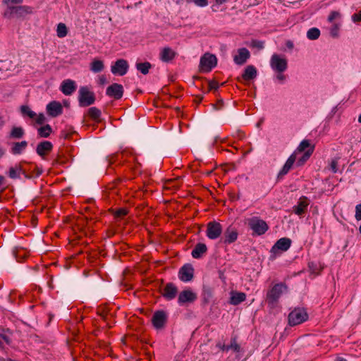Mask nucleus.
<instances>
[{"label": "nucleus", "mask_w": 361, "mask_h": 361, "mask_svg": "<svg viewBox=\"0 0 361 361\" xmlns=\"http://www.w3.org/2000/svg\"><path fill=\"white\" fill-rule=\"evenodd\" d=\"M32 13V8L27 6H8L4 13V16L7 18H23L27 14Z\"/></svg>", "instance_id": "obj_1"}, {"label": "nucleus", "mask_w": 361, "mask_h": 361, "mask_svg": "<svg viewBox=\"0 0 361 361\" xmlns=\"http://www.w3.org/2000/svg\"><path fill=\"white\" fill-rule=\"evenodd\" d=\"M247 226L252 231L253 235H262L269 229L267 222L257 216L248 219Z\"/></svg>", "instance_id": "obj_2"}, {"label": "nucleus", "mask_w": 361, "mask_h": 361, "mask_svg": "<svg viewBox=\"0 0 361 361\" xmlns=\"http://www.w3.org/2000/svg\"><path fill=\"white\" fill-rule=\"evenodd\" d=\"M287 286L284 283H279L275 284L272 288L267 293L266 300L269 305H274L281 297L283 290H286Z\"/></svg>", "instance_id": "obj_3"}, {"label": "nucleus", "mask_w": 361, "mask_h": 361, "mask_svg": "<svg viewBox=\"0 0 361 361\" xmlns=\"http://www.w3.org/2000/svg\"><path fill=\"white\" fill-rule=\"evenodd\" d=\"M95 94L89 90L86 86L81 87L78 92V102L80 106L86 107L93 104L95 102Z\"/></svg>", "instance_id": "obj_4"}, {"label": "nucleus", "mask_w": 361, "mask_h": 361, "mask_svg": "<svg viewBox=\"0 0 361 361\" xmlns=\"http://www.w3.org/2000/svg\"><path fill=\"white\" fill-rule=\"evenodd\" d=\"M308 319V314L304 308H295L288 315V324L290 326H296L305 322Z\"/></svg>", "instance_id": "obj_5"}, {"label": "nucleus", "mask_w": 361, "mask_h": 361, "mask_svg": "<svg viewBox=\"0 0 361 361\" xmlns=\"http://www.w3.org/2000/svg\"><path fill=\"white\" fill-rule=\"evenodd\" d=\"M216 63L217 59L215 55L205 54L200 59V68L202 71L208 73L216 66Z\"/></svg>", "instance_id": "obj_6"}, {"label": "nucleus", "mask_w": 361, "mask_h": 361, "mask_svg": "<svg viewBox=\"0 0 361 361\" xmlns=\"http://www.w3.org/2000/svg\"><path fill=\"white\" fill-rule=\"evenodd\" d=\"M270 66L274 71L283 73L287 69L288 63L286 59L281 58L277 54H274L270 60Z\"/></svg>", "instance_id": "obj_7"}, {"label": "nucleus", "mask_w": 361, "mask_h": 361, "mask_svg": "<svg viewBox=\"0 0 361 361\" xmlns=\"http://www.w3.org/2000/svg\"><path fill=\"white\" fill-rule=\"evenodd\" d=\"M207 236L211 240L217 239L222 233V226L215 221L207 224Z\"/></svg>", "instance_id": "obj_8"}, {"label": "nucleus", "mask_w": 361, "mask_h": 361, "mask_svg": "<svg viewBox=\"0 0 361 361\" xmlns=\"http://www.w3.org/2000/svg\"><path fill=\"white\" fill-rule=\"evenodd\" d=\"M194 268L191 264H184L178 271V278L181 281L189 282L194 278Z\"/></svg>", "instance_id": "obj_9"}, {"label": "nucleus", "mask_w": 361, "mask_h": 361, "mask_svg": "<svg viewBox=\"0 0 361 361\" xmlns=\"http://www.w3.org/2000/svg\"><path fill=\"white\" fill-rule=\"evenodd\" d=\"M129 66L128 61L125 59H121L116 61L114 65L111 67V71L114 75L123 76L128 72Z\"/></svg>", "instance_id": "obj_10"}, {"label": "nucleus", "mask_w": 361, "mask_h": 361, "mask_svg": "<svg viewBox=\"0 0 361 361\" xmlns=\"http://www.w3.org/2000/svg\"><path fill=\"white\" fill-rule=\"evenodd\" d=\"M167 316L164 310L156 311L152 318L154 327L157 329H163L166 323Z\"/></svg>", "instance_id": "obj_11"}, {"label": "nucleus", "mask_w": 361, "mask_h": 361, "mask_svg": "<svg viewBox=\"0 0 361 361\" xmlns=\"http://www.w3.org/2000/svg\"><path fill=\"white\" fill-rule=\"evenodd\" d=\"M106 95L116 100L120 99L123 95V87L118 83H113L106 88Z\"/></svg>", "instance_id": "obj_12"}, {"label": "nucleus", "mask_w": 361, "mask_h": 361, "mask_svg": "<svg viewBox=\"0 0 361 361\" xmlns=\"http://www.w3.org/2000/svg\"><path fill=\"white\" fill-rule=\"evenodd\" d=\"M197 298L195 293L192 292L190 289L184 290L179 293L178 298V302L180 305L185 303H192L195 302Z\"/></svg>", "instance_id": "obj_13"}, {"label": "nucleus", "mask_w": 361, "mask_h": 361, "mask_svg": "<svg viewBox=\"0 0 361 361\" xmlns=\"http://www.w3.org/2000/svg\"><path fill=\"white\" fill-rule=\"evenodd\" d=\"M291 245V240L288 238H281L278 240L271 249V252L276 253L278 250L287 251Z\"/></svg>", "instance_id": "obj_14"}, {"label": "nucleus", "mask_w": 361, "mask_h": 361, "mask_svg": "<svg viewBox=\"0 0 361 361\" xmlns=\"http://www.w3.org/2000/svg\"><path fill=\"white\" fill-rule=\"evenodd\" d=\"M52 149V143L49 141L44 140L37 145L36 152L42 159H45L46 156L51 152Z\"/></svg>", "instance_id": "obj_15"}, {"label": "nucleus", "mask_w": 361, "mask_h": 361, "mask_svg": "<svg viewBox=\"0 0 361 361\" xmlns=\"http://www.w3.org/2000/svg\"><path fill=\"white\" fill-rule=\"evenodd\" d=\"M238 236L237 229L232 226H229L224 233L223 243L226 245L233 243L237 240Z\"/></svg>", "instance_id": "obj_16"}, {"label": "nucleus", "mask_w": 361, "mask_h": 361, "mask_svg": "<svg viewBox=\"0 0 361 361\" xmlns=\"http://www.w3.org/2000/svg\"><path fill=\"white\" fill-rule=\"evenodd\" d=\"M178 293V288L173 283H168L161 291L162 296L168 300L174 299Z\"/></svg>", "instance_id": "obj_17"}, {"label": "nucleus", "mask_w": 361, "mask_h": 361, "mask_svg": "<svg viewBox=\"0 0 361 361\" xmlns=\"http://www.w3.org/2000/svg\"><path fill=\"white\" fill-rule=\"evenodd\" d=\"M296 161V152L293 153L287 159L283 168L279 172L277 179L281 180L286 175L293 167V164Z\"/></svg>", "instance_id": "obj_18"}, {"label": "nucleus", "mask_w": 361, "mask_h": 361, "mask_svg": "<svg viewBox=\"0 0 361 361\" xmlns=\"http://www.w3.org/2000/svg\"><path fill=\"white\" fill-rule=\"evenodd\" d=\"M310 204V200L306 196H302L297 204L293 207V212L299 216L304 214Z\"/></svg>", "instance_id": "obj_19"}, {"label": "nucleus", "mask_w": 361, "mask_h": 361, "mask_svg": "<svg viewBox=\"0 0 361 361\" xmlns=\"http://www.w3.org/2000/svg\"><path fill=\"white\" fill-rule=\"evenodd\" d=\"M47 112L51 117H56L63 113V107L60 102L53 101L47 106Z\"/></svg>", "instance_id": "obj_20"}, {"label": "nucleus", "mask_w": 361, "mask_h": 361, "mask_svg": "<svg viewBox=\"0 0 361 361\" xmlns=\"http://www.w3.org/2000/svg\"><path fill=\"white\" fill-rule=\"evenodd\" d=\"M250 57V51L246 48H240L238 50V54L234 56L233 61L238 65H243Z\"/></svg>", "instance_id": "obj_21"}, {"label": "nucleus", "mask_w": 361, "mask_h": 361, "mask_svg": "<svg viewBox=\"0 0 361 361\" xmlns=\"http://www.w3.org/2000/svg\"><path fill=\"white\" fill-rule=\"evenodd\" d=\"M76 90L75 82L70 79L65 80L61 85V91L65 95H71Z\"/></svg>", "instance_id": "obj_22"}, {"label": "nucleus", "mask_w": 361, "mask_h": 361, "mask_svg": "<svg viewBox=\"0 0 361 361\" xmlns=\"http://www.w3.org/2000/svg\"><path fill=\"white\" fill-rule=\"evenodd\" d=\"M207 247L204 243H198L192 250L191 255L195 259H200L207 253Z\"/></svg>", "instance_id": "obj_23"}, {"label": "nucleus", "mask_w": 361, "mask_h": 361, "mask_svg": "<svg viewBox=\"0 0 361 361\" xmlns=\"http://www.w3.org/2000/svg\"><path fill=\"white\" fill-rule=\"evenodd\" d=\"M176 55V53L169 47H164L160 53V59L164 62L172 61Z\"/></svg>", "instance_id": "obj_24"}, {"label": "nucleus", "mask_w": 361, "mask_h": 361, "mask_svg": "<svg viewBox=\"0 0 361 361\" xmlns=\"http://www.w3.org/2000/svg\"><path fill=\"white\" fill-rule=\"evenodd\" d=\"M257 76V69L252 65L247 66L242 75V78L245 81L253 80Z\"/></svg>", "instance_id": "obj_25"}, {"label": "nucleus", "mask_w": 361, "mask_h": 361, "mask_svg": "<svg viewBox=\"0 0 361 361\" xmlns=\"http://www.w3.org/2000/svg\"><path fill=\"white\" fill-rule=\"evenodd\" d=\"M213 288L207 284H204L202 286V302L204 304H207L210 302L211 299L213 297Z\"/></svg>", "instance_id": "obj_26"}, {"label": "nucleus", "mask_w": 361, "mask_h": 361, "mask_svg": "<svg viewBox=\"0 0 361 361\" xmlns=\"http://www.w3.org/2000/svg\"><path fill=\"white\" fill-rule=\"evenodd\" d=\"M27 146V142L25 140L14 142L11 149V152L15 155L20 154L25 149Z\"/></svg>", "instance_id": "obj_27"}, {"label": "nucleus", "mask_w": 361, "mask_h": 361, "mask_svg": "<svg viewBox=\"0 0 361 361\" xmlns=\"http://www.w3.org/2000/svg\"><path fill=\"white\" fill-rule=\"evenodd\" d=\"M246 299V295L241 292L232 293L230 298V303L233 305H238Z\"/></svg>", "instance_id": "obj_28"}, {"label": "nucleus", "mask_w": 361, "mask_h": 361, "mask_svg": "<svg viewBox=\"0 0 361 361\" xmlns=\"http://www.w3.org/2000/svg\"><path fill=\"white\" fill-rule=\"evenodd\" d=\"M23 171V167L21 164H16L14 166H12L8 170V176L11 179H16L20 178V175Z\"/></svg>", "instance_id": "obj_29"}, {"label": "nucleus", "mask_w": 361, "mask_h": 361, "mask_svg": "<svg viewBox=\"0 0 361 361\" xmlns=\"http://www.w3.org/2000/svg\"><path fill=\"white\" fill-rule=\"evenodd\" d=\"M314 149V146L311 147L310 149L303 154V155L298 159L296 164L298 166H301L305 164V163L310 159V156L312 154Z\"/></svg>", "instance_id": "obj_30"}, {"label": "nucleus", "mask_w": 361, "mask_h": 361, "mask_svg": "<svg viewBox=\"0 0 361 361\" xmlns=\"http://www.w3.org/2000/svg\"><path fill=\"white\" fill-rule=\"evenodd\" d=\"M104 68L103 61L95 59L91 63L90 70L94 73H99L103 71Z\"/></svg>", "instance_id": "obj_31"}, {"label": "nucleus", "mask_w": 361, "mask_h": 361, "mask_svg": "<svg viewBox=\"0 0 361 361\" xmlns=\"http://www.w3.org/2000/svg\"><path fill=\"white\" fill-rule=\"evenodd\" d=\"M152 68V64L149 62L137 63L136 68L140 73L146 75L149 73V69Z\"/></svg>", "instance_id": "obj_32"}, {"label": "nucleus", "mask_w": 361, "mask_h": 361, "mask_svg": "<svg viewBox=\"0 0 361 361\" xmlns=\"http://www.w3.org/2000/svg\"><path fill=\"white\" fill-rule=\"evenodd\" d=\"M52 132L50 125L47 124L38 129V135L40 137H48Z\"/></svg>", "instance_id": "obj_33"}, {"label": "nucleus", "mask_w": 361, "mask_h": 361, "mask_svg": "<svg viewBox=\"0 0 361 361\" xmlns=\"http://www.w3.org/2000/svg\"><path fill=\"white\" fill-rule=\"evenodd\" d=\"M24 135V130L21 127H13L11 131L10 136L13 138L20 139Z\"/></svg>", "instance_id": "obj_34"}, {"label": "nucleus", "mask_w": 361, "mask_h": 361, "mask_svg": "<svg viewBox=\"0 0 361 361\" xmlns=\"http://www.w3.org/2000/svg\"><path fill=\"white\" fill-rule=\"evenodd\" d=\"M88 116L94 121H98L101 116V111L97 107H91L88 109Z\"/></svg>", "instance_id": "obj_35"}, {"label": "nucleus", "mask_w": 361, "mask_h": 361, "mask_svg": "<svg viewBox=\"0 0 361 361\" xmlns=\"http://www.w3.org/2000/svg\"><path fill=\"white\" fill-rule=\"evenodd\" d=\"M320 35V30L317 27L310 28L307 32V37L311 40H314L319 38Z\"/></svg>", "instance_id": "obj_36"}, {"label": "nucleus", "mask_w": 361, "mask_h": 361, "mask_svg": "<svg viewBox=\"0 0 361 361\" xmlns=\"http://www.w3.org/2000/svg\"><path fill=\"white\" fill-rule=\"evenodd\" d=\"M57 36L60 38L64 37L68 34V29L66 25L64 23H59L57 26Z\"/></svg>", "instance_id": "obj_37"}, {"label": "nucleus", "mask_w": 361, "mask_h": 361, "mask_svg": "<svg viewBox=\"0 0 361 361\" xmlns=\"http://www.w3.org/2000/svg\"><path fill=\"white\" fill-rule=\"evenodd\" d=\"M21 113L24 116H27L30 118H34L37 116L35 112L32 111L28 106L23 105L20 107Z\"/></svg>", "instance_id": "obj_38"}, {"label": "nucleus", "mask_w": 361, "mask_h": 361, "mask_svg": "<svg viewBox=\"0 0 361 361\" xmlns=\"http://www.w3.org/2000/svg\"><path fill=\"white\" fill-rule=\"evenodd\" d=\"M229 350H233L235 352H239L240 350V345L237 343L236 336H233L231 339V344L228 345Z\"/></svg>", "instance_id": "obj_39"}, {"label": "nucleus", "mask_w": 361, "mask_h": 361, "mask_svg": "<svg viewBox=\"0 0 361 361\" xmlns=\"http://www.w3.org/2000/svg\"><path fill=\"white\" fill-rule=\"evenodd\" d=\"M313 145H310V142L308 140H303L299 145V146L297 148L298 152H302L305 151V149L308 148L310 149Z\"/></svg>", "instance_id": "obj_40"}, {"label": "nucleus", "mask_w": 361, "mask_h": 361, "mask_svg": "<svg viewBox=\"0 0 361 361\" xmlns=\"http://www.w3.org/2000/svg\"><path fill=\"white\" fill-rule=\"evenodd\" d=\"M128 210L126 208H119L114 212V216L116 218H123L128 214Z\"/></svg>", "instance_id": "obj_41"}, {"label": "nucleus", "mask_w": 361, "mask_h": 361, "mask_svg": "<svg viewBox=\"0 0 361 361\" xmlns=\"http://www.w3.org/2000/svg\"><path fill=\"white\" fill-rule=\"evenodd\" d=\"M74 133V131L62 130L60 134V137L64 140H70L72 138V135Z\"/></svg>", "instance_id": "obj_42"}, {"label": "nucleus", "mask_w": 361, "mask_h": 361, "mask_svg": "<svg viewBox=\"0 0 361 361\" xmlns=\"http://www.w3.org/2000/svg\"><path fill=\"white\" fill-rule=\"evenodd\" d=\"M251 46L255 48H257L258 49H262L264 48V42L253 39L251 42Z\"/></svg>", "instance_id": "obj_43"}, {"label": "nucleus", "mask_w": 361, "mask_h": 361, "mask_svg": "<svg viewBox=\"0 0 361 361\" xmlns=\"http://www.w3.org/2000/svg\"><path fill=\"white\" fill-rule=\"evenodd\" d=\"M188 3H195L197 6L204 7L207 5V0H186Z\"/></svg>", "instance_id": "obj_44"}, {"label": "nucleus", "mask_w": 361, "mask_h": 361, "mask_svg": "<svg viewBox=\"0 0 361 361\" xmlns=\"http://www.w3.org/2000/svg\"><path fill=\"white\" fill-rule=\"evenodd\" d=\"M219 87V82L216 80H211L209 82L208 92L211 90H217Z\"/></svg>", "instance_id": "obj_45"}, {"label": "nucleus", "mask_w": 361, "mask_h": 361, "mask_svg": "<svg viewBox=\"0 0 361 361\" xmlns=\"http://www.w3.org/2000/svg\"><path fill=\"white\" fill-rule=\"evenodd\" d=\"M339 27L337 24H334L331 28V35L334 37H336L338 35Z\"/></svg>", "instance_id": "obj_46"}, {"label": "nucleus", "mask_w": 361, "mask_h": 361, "mask_svg": "<svg viewBox=\"0 0 361 361\" xmlns=\"http://www.w3.org/2000/svg\"><path fill=\"white\" fill-rule=\"evenodd\" d=\"M355 217L357 220H361V204L356 205L355 207Z\"/></svg>", "instance_id": "obj_47"}, {"label": "nucleus", "mask_w": 361, "mask_h": 361, "mask_svg": "<svg viewBox=\"0 0 361 361\" xmlns=\"http://www.w3.org/2000/svg\"><path fill=\"white\" fill-rule=\"evenodd\" d=\"M340 16V13L338 11H331L328 17V20L331 23L334 19Z\"/></svg>", "instance_id": "obj_48"}, {"label": "nucleus", "mask_w": 361, "mask_h": 361, "mask_svg": "<svg viewBox=\"0 0 361 361\" xmlns=\"http://www.w3.org/2000/svg\"><path fill=\"white\" fill-rule=\"evenodd\" d=\"M331 169L334 173H336L338 171V161L337 159H333L330 164Z\"/></svg>", "instance_id": "obj_49"}, {"label": "nucleus", "mask_w": 361, "mask_h": 361, "mask_svg": "<svg viewBox=\"0 0 361 361\" xmlns=\"http://www.w3.org/2000/svg\"><path fill=\"white\" fill-rule=\"evenodd\" d=\"M352 20L355 23H360L361 22V10L357 13H354L352 16Z\"/></svg>", "instance_id": "obj_50"}, {"label": "nucleus", "mask_w": 361, "mask_h": 361, "mask_svg": "<svg viewBox=\"0 0 361 361\" xmlns=\"http://www.w3.org/2000/svg\"><path fill=\"white\" fill-rule=\"evenodd\" d=\"M223 106H224V101H223V99H219L215 104H213V107L216 110L221 109Z\"/></svg>", "instance_id": "obj_51"}, {"label": "nucleus", "mask_w": 361, "mask_h": 361, "mask_svg": "<svg viewBox=\"0 0 361 361\" xmlns=\"http://www.w3.org/2000/svg\"><path fill=\"white\" fill-rule=\"evenodd\" d=\"M120 181L121 180L119 179H117V180H114V182L109 183L107 186V189L110 190L115 189L116 187L117 186V185L120 183Z\"/></svg>", "instance_id": "obj_52"}, {"label": "nucleus", "mask_w": 361, "mask_h": 361, "mask_svg": "<svg viewBox=\"0 0 361 361\" xmlns=\"http://www.w3.org/2000/svg\"><path fill=\"white\" fill-rule=\"evenodd\" d=\"M23 0H3V3L8 6H10V4H17L23 2Z\"/></svg>", "instance_id": "obj_53"}, {"label": "nucleus", "mask_w": 361, "mask_h": 361, "mask_svg": "<svg viewBox=\"0 0 361 361\" xmlns=\"http://www.w3.org/2000/svg\"><path fill=\"white\" fill-rule=\"evenodd\" d=\"M45 121V117L43 114H39L36 118V123L38 124H43Z\"/></svg>", "instance_id": "obj_54"}, {"label": "nucleus", "mask_w": 361, "mask_h": 361, "mask_svg": "<svg viewBox=\"0 0 361 361\" xmlns=\"http://www.w3.org/2000/svg\"><path fill=\"white\" fill-rule=\"evenodd\" d=\"M98 314L99 315L102 317V319L104 320V321H106L107 319H108V314L106 311L104 310H102V312H100L99 310L98 311Z\"/></svg>", "instance_id": "obj_55"}, {"label": "nucleus", "mask_w": 361, "mask_h": 361, "mask_svg": "<svg viewBox=\"0 0 361 361\" xmlns=\"http://www.w3.org/2000/svg\"><path fill=\"white\" fill-rule=\"evenodd\" d=\"M178 180H179V178H176V179H175V180H169L168 181V183H169V184H171V185H172V187H178V185H177V184H173V183H176V182H177V181H178Z\"/></svg>", "instance_id": "obj_56"}, {"label": "nucleus", "mask_w": 361, "mask_h": 361, "mask_svg": "<svg viewBox=\"0 0 361 361\" xmlns=\"http://www.w3.org/2000/svg\"><path fill=\"white\" fill-rule=\"evenodd\" d=\"M276 78L278 80L281 81H283L286 79V76L283 74H282V73H279V74L276 75Z\"/></svg>", "instance_id": "obj_57"}, {"label": "nucleus", "mask_w": 361, "mask_h": 361, "mask_svg": "<svg viewBox=\"0 0 361 361\" xmlns=\"http://www.w3.org/2000/svg\"><path fill=\"white\" fill-rule=\"evenodd\" d=\"M202 99H203V96H202V95H197V96H196V98H195V102L197 104H199L202 102Z\"/></svg>", "instance_id": "obj_58"}, {"label": "nucleus", "mask_w": 361, "mask_h": 361, "mask_svg": "<svg viewBox=\"0 0 361 361\" xmlns=\"http://www.w3.org/2000/svg\"><path fill=\"white\" fill-rule=\"evenodd\" d=\"M21 173L24 175L25 178L30 179L32 178V176L27 174L23 169V171H21Z\"/></svg>", "instance_id": "obj_59"}, {"label": "nucleus", "mask_w": 361, "mask_h": 361, "mask_svg": "<svg viewBox=\"0 0 361 361\" xmlns=\"http://www.w3.org/2000/svg\"><path fill=\"white\" fill-rule=\"evenodd\" d=\"M1 337L7 343H9V338L7 336L1 334Z\"/></svg>", "instance_id": "obj_60"}, {"label": "nucleus", "mask_w": 361, "mask_h": 361, "mask_svg": "<svg viewBox=\"0 0 361 361\" xmlns=\"http://www.w3.org/2000/svg\"><path fill=\"white\" fill-rule=\"evenodd\" d=\"M35 171H36V176H40L42 173V170L39 168H36Z\"/></svg>", "instance_id": "obj_61"}, {"label": "nucleus", "mask_w": 361, "mask_h": 361, "mask_svg": "<svg viewBox=\"0 0 361 361\" xmlns=\"http://www.w3.org/2000/svg\"><path fill=\"white\" fill-rule=\"evenodd\" d=\"M221 349L224 351H228L229 349H228V345H223L221 347Z\"/></svg>", "instance_id": "obj_62"}, {"label": "nucleus", "mask_w": 361, "mask_h": 361, "mask_svg": "<svg viewBox=\"0 0 361 361\" xmlns=\"http://www.w3.org/2000/svg\"><path fill=\"white\" fill-rule=\"evenodd\" d=\"M5 182V178L4 176L0 175V186L4 185Z\"/></svg>", "instance_id": "obj_63"}, {"label": "nucleus", "mask_w": 361, "mask_h": 361, "mask_svg": "<svg viewBox=\"0 0 361 361\" xmlns=\"http://www.w3.org/2000/svg\"><path fill=\"white\" fill-rule=\"evenodd\" d=\"M4 118L0 115V129L3 127L4 125Z\"/></svg>", "instance_id": "obj_64"}]
</instances>
